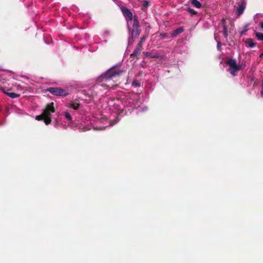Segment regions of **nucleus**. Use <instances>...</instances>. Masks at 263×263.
I'll list each match as a JSON object with an SVG mask.
<instances>
[{
    "label": "nucleus",
    "instance_id": "f257e3e1",
    "mask_svg": "<svg viewBox=\"0 0 263 263\" xmlns=\"http://www.w3.org/2000/svg\"><path fill=\"white\" fill-rule=\"evenodd\" d=\"M143 99L137 93H129L122 99H113L109 101L108 106L115 116H123L130 112L134 108L138 112H143L148 110L146 105L143 103Z\"/></svg>",
    "mask_w": 263,
    "mask_h": 263
},
{
    "label": "nucleus",
    "instance_id": "f03ea898",
    "mask_svg": "<svg viewBox=\"0 0 263 263\" xmlns=\"http://www.w3.org/2000/svg\"><path fill=\"white\" fill-rule=\"evenodd\" d=\"M122 12L126 18L127 26L130 37L128 40V45L132 44L134 39L138 37L141 32L138 17L133 16L132 12L126 7L122 8Z\"/></svg>",
    "mask_w": 263,
    "mask_h": 263
},
{
    "label": "nucleus",
    "instance_id": "7ed1b4c3",
    "mask_svg": "<svg viewBox=\"0 0 263 263\" xmlns=\"http://www.w3.org/2000/svg\"><path fill=\"white\" fill-rule=\"evenodd\" d=\"M117 85L110 86L107 84H96L89 88L87 91L83 90V92L84 97H81V100H83L87 103L90 100H95L103 97L106 93L107 90L109 88H115Z\"/></svg>",
    "mask_w": 263,
    "mask_h": 263
},
{
    "label": "nucleus",
    "instance_id": "20e7f679",
    "mask_svg": "<svg viewBox=\"0 0 263 263\" xmlns=\"http://www.w3.org/2000/svg\"><path fill=\"white\" fill-rule=\"evenodd\" d=\"M125 71V70L121 69L120 65H115L97 77L96 81L98 82H108L119 77Z\"/></svg>",
    "mask_w": 263,
    "mask_h": 263
},
{
    "label": "nucleus",
    "instance_id": "39448f33",
    "mask_svg": "<svg viewBox=\"0 0 263 263\" xmlns=\"http://www.w3.org/2000/svg\"><path fill=\"white\" fill-rule=\"evenodd\" d=\"M55 107L54 103L51 102L48 104L45 109L43 110L41 115L36 116L35 119L38 121L44 120V123L46 125H48L51 123V116L52 113L55 112Z\"/></svg>",
    "mask_w": 263,
    "mask_h": 263
},
{
    "label": "nucleus",
    "instance_id": "423d86ee",
    "mask_svg": "<svg viewBox=\"0 0 263 263\" xmlns=\"http://www.w3.org/2000/svg\"><path fill=\"white\" fill-rule=\"evenodd\" d=\"M226 64L229 66L228 71L233 76L235 77L237 75V72L240 69H243L246 65L245 64L239 65L237 63L236 60L232 58L227 60Z\"/></svg>",
    "mask_w": 263,
    "mask_h": 263
},
{
    "label": "nucleus",
    "instance_id": "0eeeda50",
    "mask_svg": "<svg viewBox=\"0 0 263 263\" xmlns=\"http://www.w3.org/2000/svg\"><path fill=\"white\" fill-rule=\"evenodd\" d=\"M65 106L69 109L77 111L80 114L84 113L83 105L80 103L79 99H75L65 104Z\"/></svg>",
    "mask_w": 263,
    "mask_h": 263
},
{
    "label": "nucleus",
    "instance_id": "6e6552de",
    "mask_svg": "<svg viewBox=\"0 0 263 263\" xmlns=\"http://www.w3.org/2000/svg\"><path fill=\"white\" fill-rule=\"evenodd\" d=\"M118 120H114L111 121V120H109L107 118L103 117L100 118L99 120V122L102 123L103 125L100 127L96 126L95 127V129L98 130H104L107 126L115 125L118 122Z\"/></svg>",
    "mask_w": 263,
    "mask_h": 263
},
{
    "label": "nucleus",
    "instance_id": "1a4fd4ad",
    "mask_svg": "<svg viewBox=\"0 0 263 263\" xmlns=\"http://www.w3.org/2000/svg\"><path fill=\"white\" fill-rule=\"evenodd\" d=\"M46 90L57 96H66L68 94L67 90L59 87H50Z\"/></svg>",
    "mask_w": 263,
    "mask_h": 263
},
{
    "label": "nucleus",
    "instance_id": "9d476101",
    "mask_svg": "<svg viewBox=\"0 0 263 263\" xmlns=\"http://www.w3.org/2000/svg\"><path fill=\"white\" fill-rule=\"evenodd\" d=\"M146 39V36H143L141 38L139 43L137 45V47L136 48L133 53V55H136L141 52L142 44L145 41Z\"/></svg>",
    "mask_w": 263,
    "mask_h": 263
},
{
    "label": "nucleus",
    "instance_id": "9b49d317",
    "mask_svg": "<svg viewBox=\"0 0 263 263\" xmlns=\"http://www.w3.org/2000/svg\"><path fill=\"white\" fill-rule=\"evenodd\" d=\"M74 112L73 110L64 111L62 112L61 115L69 123H71L72 121V115H73Z\"/></svg>",
    "mask_w": 263,
    "mask_h": 263
},
{
    "label": "nucleus",
    "instance_id": "f8f14e48",
    "mask_svg": "<svg viewBox=\"0 0 263 263\" xmlns=\"http://www.w3.org/2000/svg\"><path fill=\"white\" fill-rule=\"evenodd\" d=\"M246 7V3L245 1H242L238 4L236 11V13L238 16L240 15L243 13Z\"/></svg>",
    "mask_w": 263,
    "mask_h": 263
},
{
    "label": "nucleus",
    "instance_id": "ddd939ff",
    "mask_svg": "<svg viewBox=\"0 0 263 263\" xmlns=\"http://www.w3.org/2000/svg\"><path fill=\"white\" fill-rule=\"evenodd\" d=\"M2 91L6 95L10 97L11 98L14 99L20 97V95L14 92H10L9 89H6L5 88H2Z\"/></svg>",
    "mask_w": 263,
    "mask_h": 263
},
{
    "label": "nucleus",
    "instance_id": "4468645a",
    "mask_svg": "<svg viewBox=\"0 0 263 263\" xmlns=\"http://www.w3.org/2000/svg\"><path fill=\"white\" fill-rule=\"evenodd\" d=\"M245 45L247 47L254 48L256 46V43L254 42L252 39H248L245 42Z\"/></svg>",
    "mask_w": 263,
    "mask_h": 263
},
{
    "label": "nucleus",
    "instance_id": "2eb2a0df",
    "mask_svg": "<svg viewBox=\"0 0 263 263\" xmlns=\"http://www.w3.org/2000/svg\"><path fill=\"white\" fill-rule=\"evenodd\" d=\"M183 30L184 29L182 27L178 28L171 33L172 36L174 37L177 36L178 34L182 33Z\"/></svg>",
    "mask_w": 263,
    "mask_h": 263
},
{
    "label": "nucleus",
    "instance_id": "dca6fc26",
    "mask_svg": "<svg viewBox=\"0 0 263 263\" xmlns=\"http://www.w3.org/2000/svg\"><path fill=\"white\" fill-rule=\"evenodd\" d=\"M192 4L197 8H200L201 7V3L198 0H192Z\"/></svg>",
    "mask_w": 263,
    "mask_h": 263
},
{
    "label": "nucleus",
    "instance_id": "f3484780",
    "mask_svg": "<svg viewBox=\"0 0 263 263\" xmlns=\"http://www.w3.org/2000/svg\"><path fill=\"white\" fill-rule=\"evenodd\" d=\"M222 27H223L222 32H223V36H224V38L227 39L228 36V33L227 27L225 24H223Z\"/></svg>",
    "mask_w": 263,
    "mask_h": 263
},
{
    "label": "nucleus",
    "instance_id": "a211bd4d",
    "mask_svg": "<svg viewBox=\"0 0 263 263\" xmlns=\"http://www.w3.org/2000/svg\"><path fill=\"white\" fill-rule=\"evenodd\" d=\"M155 54L156 53L154 51L146 52L145 53L146 57L151 58H154V57H156Z\"/></svg>",
    "mask_w": 263,
    "mask_h": 263
},
{
    "label": "nucleus",
    "instance_id": "6ab92c4d",
    "mask_svg": "<svg viewBox=\"0 0 263 263\" xmlns=\"http://www.w3.org/2000/svg\"><path fill=\"white\" fill-rule=\"evenodd\" d=\"M160 36L162 39H169L171 37L170 34L167 33H161Z\"/></svg>",
    "mask_w": 263,
    "mask_h": 263
},
{
    "label": "nucleus",
    "instance_id": "aec40b11",
    "mask_svg": "<svg viewBox=\"0 0 263 263\" xmlns=\"http://www.w3.org/2000/svg\"><path fill=\"white\" fill-rule=\"evenodd\" d=\"M256 37L259 41H263V33L260 32H257L255 34Z\"/></svg>",
    "mask_w": 263,
    "mask_h": 263
},
{
    "label": "nucleus",
    "instance_id": "412c9836",
    "mask_svg": "<svg viewBox=\"0 0 263 263\" xmlns=\"http://www.w3.org/2000/svg\"><path fill=\"white\" fill-rule=\"evenodd\" d=\"M111 35V32L108 30H105L103 33V36L104 37H107Z\"/></svg>",
    "mask_w": 263,
    "mask_h": 263
},
{
    "label": "nucleus",
    "instance_id": "4be33fe9",
    "mask_svg": "<svg viewBox=\"0 0 263 263\" xmlns=\"http://www.w3.org/2000/svg\"><path fill=\"white\" fill-rule=\"evenodd\" d=\"M132 86L135 88H137L140 87V84L137 81H134L132 82Z\"/></svg>",
    "mask_w": 263,
    "mask_h": 263
},
{
    "label": "nucleus",
    "instance_id": "5701e85b",
    "mask_svg": "<svg viewBox=\"0 0 263 263\" xmlns=\"http://www.w3.org/2000/svg\"><path fill=\"white\" fill-rule=\"evenodd\" d=\"M155 55L156 57H154V58H157L160 60L163 59L165 58V56L164 55H159L157 54L156 53L155 54Z\"/></svg>",
    "mask_w": 263,
    "mask_h": 263
},
{
    "label": "nucleus",
    "instance_id": "b1692460",
    "mask_svg": "<svg viewBox=\"0 0 263 263\" xmlns=\"http://www.w3.org/2000/svg\"><path fill=\"white\" fill-rule=\"evenodd\" d=\"M217 48L218 50H221V43L219 41H217Z\"/></svg>",
    "mask_w": 263,
    "mask_h": 263
},
{
    "label": "nucleus",
    "instance_id": "393cba45",
    "mask_svg": "<svg viewBox=\"0 0 263 263\" xmlns=\"http://www.w3.org/2000/svg\"><path fill=\"white\" fill-rule=\"evenodd\" d=\"M247 30V27H244L243 31H241L240 33L241 35H242L245 32H246Z\"/></svg>",
    "mask_w": 263,
    "mask_h": 263
},
{
    "label": "nucleus",
    "instance_id": "a878e982",
    "mask_svg": "<svg viewBox=\"0 0 263 263\" xmlns=\"http://www.w3.org/2000/svg\"><path fill=\"white\" fill-rule=\"evenodd\" d=\"M260 95H261V97L262 98H263V82H262V85H261V92H260Z\"/></svg>",
    "mask_w": 263,
    "mask_h": 263
},
{
    "label": "nucleus",
    "instance_id": "bb28decb",
    "mask_svg": "<svg viewBox=\"0 0 263 263\" xmlns=\"http://www.w3.org/2000/svg\"><path fill=\"white\" fill-rule=\"evenodd\" d=\"M189 12L192 14H195V13H196V11L192 9H189Z\"/></svg>",
    "mask_w": 263,
    "mask_h": 263
},
{
    "label": "nucleus",
    "instance_id": "cd10ccee",
    "mask_svg": "<svg viewBox=\"0 0 263 263\" xmlns=\"http://www.w3.org/2000/svg\"><path fill=\"white\" fill-rule=\"evenodd\" d=\"M260 26L263 29V22L260 23Z\"/></svg>",
    "mask_w": 263,
    "mask_h": 263
},
{
    "label": "nucleus",
    "instance_id": "c85d7f7f",
    "mask_svg": "<svg viewBox=\"0 0 263 263\" xmlns=\"http://www.w3.org/2000/svg\"><path fill=\"white\" fill-rule=\"evenodd\" d=\"M4 125V123H0V126H2Z\"/></svg>",
    "mask_w": 263,
    "mask_h": 263
},
{
    "label": "nucleus",
    "instance_id": "c756f323",
    "mask_svg": "<svg viewBox=\"0 0 263 263\" xmlns=\"http://www.w3.org/2000/svg\"><path fill=\"white\" fill-rule=\"evenodd\" d=\"M88 129L87 128H85L84 127V130H87Z\"/></svg>",
    "mask_w": 263,
    "mask_h": 263
},
{
    "label": "nucleus",
    "instance_id": "7c9ffc66",
    "mask_svg": "<svg viewBox=\"0 0 263 263\" xmlns=\"http://www.w3.org/2000/svg\"><path fill=\"white\" fill-rule=\"evenodd\" d=\"M114 2H117L118 1L117 0H112Z\"/></svg>",
    "mask_w": 263,
    "mask_h": 263
},
{
    "label": "nucleus",
    "instance_id": "2f4dec72",
    "mask_svg": "<svg viewBox=\"0 0 263 263\" xmlns=\"http://www.w3.org/2000/svg\"><path fill=\"white\" fill-rule=\"evenodd\" d=\"M215 40H216V41H217V40H216V37H215Z\"/></svg>",
    "mask_w": 263,
    "mask_h": 263
},
{
    "label": "nucleus",
    "instance_id": "473e14b6",
    "mask_svg": "<svg viewBox=\"0 0 263 263\" xmlns=\"http://www.w3.org/2000/svg\"><path fill=\"white\" fill-rule=\"evenodd\" d=\"M215 40H216V41H217V40H216V37H215Z\"/></svg>",
    "mask_w": 263,
    "mask_h": 263
}]
</instances>
